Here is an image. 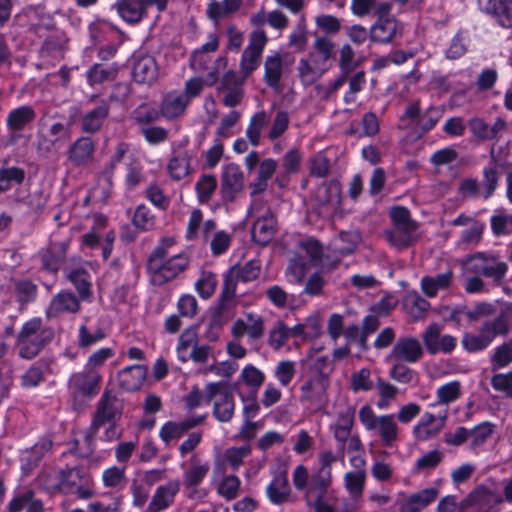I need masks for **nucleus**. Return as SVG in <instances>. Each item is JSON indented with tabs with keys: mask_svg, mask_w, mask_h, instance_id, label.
<instances>
[{
	"mask_svg": "<svg viewBox=\"0 0 512 512\" xmlns=\"http://www.w3.org/2000/svg\"><path fill=\"white\" fill-rule=\"evenodd\" d=\"M511 319L512 303H509L493 320L484 321L478 334L464 333L461 340L463 348L469 353L482 351L489 347L497 336L506 337L510 332Z\"/></svg>",
	"mask_w": 512,
	"mask_h": 512,
	"instance_id": "1",
	"label": "nucleus"
},
{
	"mask_svg": "<svg viewBox=\"0 0 512 512\" xmlns=\"http://www.w3.org/2000/svg\"><path fill=\"white\" fill-rule=\"evenodd\" d=\"M54 338L55 329L43 325L40 317L26 321L17 335L19 356L26 360L34 359Z\"/></svg>",
	"mask_w": 512,
	"mask_h": 512,
	"instance_id": "2",
	"label": "nucleus"
},
{
	"mask_svg": "<svg viewBox=\"0 0 512 512\" xmlns=\"http://www.w3.org/2000/svg\"><path fill=\"white\" fill-rule=\"evenodd\" d=\"M260 266L255 261H248L243 266L234 265L224 276L222 293L213 312L212 325L217 323L226 309L227 302L235 297L237 282H250L258 278Z\"/></svg>",
	"mask_w": 512,
	"mask_h": 512,
	"instance_id": "3",
	"label": "nucleus"
},
{
	"mask_svg": "<svg viewBox=\"0 0 512 512\" xmlns=\"http://www.w3.org/2000/svg\"><path fill=\"white\" fill-rule=\"evenodd\" d=\"M123 406L115 395L105 390L97 403L96 410L92 417V422L87 430L84 441L87 444V452L85 456H89L94 452L92 448L93 440L100 427L107 423L118 421L122 416Z\"/></svg>",
	"mask_w": 512,
	"mask_h": 512,
	"instance_id": "4",
	"label": "nucleus"
},
{
	"mask_svg": "<svg viewBox=\"0 0 512 512\" xmlns=\"http://www.w3.org/2000/svg\"><path fill=\"white\" fill-rule=\"evenodd\" d=\"M236 384L226 381L210 382L205 387V401L213 404V415L220 422H229L234 415Z\"/></svg>",
	"mask_w": 512,
	"mask_h": 512,
	"instance_id": "5",
	"label": "nucleus"
},
{
	"mask_svg": "<svg viewBox=\"0 0 512 512\" xmlns=\"http://www.w3.org/2000/svg\"><path fill=\"white\" fill-rule=\"evenodd\" d=\"M301 379L303 384L300 387V402L307 403L317 410L324 408L328 403L327 390L330 380L305 371L301 372Z\"/></svg>",
	"mask_w": 512,
	"mask_h": 512,
	"instance_id": "6",
	"label": "nucleus"
},
{
	"mask_svg": "<svg viewBox=\"0 0 512 512\" xmlns=\"http://www.w3.org/2000/svg\"><path fill=\"white\" fill-rule=\"evenodd\" d=\"M100 381V374L93 369L71 375L69 379V388L73 394V407L75 410L83 408L82 404H78L79 397L91 398L98 394Z\"/></svg>",
	"mask_w": 512,
	"mask_h": 512,
	"instance_id": "7",
	"label": "nucleus"
},
{
	"mask_svg": "<svg viewBox=\"0 0 512 512\" xmlns=\"http://www.w3.org/2000/svg\"><path fill=\"white\" fill-rule=\"evenodd\" d=\"M188 265L189 258L185 254L174 255L147 271L150 283L154 286H163L175 279Z\"/></svg>",
	"mask_w": 512,
	"mask_h": 512,
	"instance_id": "8",
	"label": "nucleus"
},
{
	"mask_svg": "<svg viewBox=\"0 0 512 512\" xmlns=\"http://www.w3.org/2000/svg\"><path fill=\"white\" fill-rule=\"evenodd\" d=\"M244 188V174L235 163L228 164L221 175L220 194L224 203L233 202Z\"/></svg>",
	"mask_w": 512,
	"mask_h": 512,
	"instance_id": "9",
	"label": "nucleus"
},
{
	"mask_svg": "<svg viewBox=\"0 0 512 512\" xmlns=\"http://www.w3.org/2000/svg\"><path fill=\"white\" fill-rule=\"evenodd\" d=\"M423 356V349L417 338L400 337L386 357L388 362L401 361L415 363Z\"/></svg>",
	"mask_w": 512,
	"mask_h": 512,
	"instance_id": "10",
	"label": "nucleus"
},
{
	"mask_svg": "<svg viewBox=\"0 0 512 512\" xmlns=\"http://www.w3.org/2000/svg\"><path fill=\"white\" fill-rule=\"evenodd\" d=\"M36 118V112L30 105H22L8 113L6 125L11 133V142L19 138L20 132L29 126Z\"/></svg>",
	"mask_w": 512,
	"mask_h": 512,
	"instance_id": "11",
	"label": "nucleus"
},
{
	"mask_svg": "<svg viewBox=\"0 0 512 512\" xmlns=\"http://www.w3.org/2000/svg\"><path fill=\"white\" fill-rule=\"evenodd\" d=\"M276 224L275 216L271 210H267L252 226L251 235L253 241L261 246L267 245L275 236Z\"/></svg>",
	"mask_w": 512,
	"mask_h": 512,
	"instance_id": "12",
	"label": "nucleus"
},
{
	"mask_svg": "<svg viewBox=\"0 0 512 512\" xmlns=\"http://www.w3.org/2000/svg\"><path fill=\"white\" fill-rule=\"evenodd\" d=\"M80 310L78 298L70 291H61L50 302L47 310V318H55L63 313H77Z\"/></svg>",
	"mask_w": 512,
	"mask_h": 512,
	"instance_id": "13",
	"label": "nucleus"
},
{
	"mask_svg": "<svg viewBox=\"0 0 512 512\" xmlns=\"http://www.w3.org/2000/svg\"><path fill=\"white\" fill-rule=\"evenodd\" d=\"M132 76L136 83L152 84L158 77V67L154 57L146 55L133 64Z\"/></svg>",
	"mask_w": 512,
	"mask_h": 512,
	"instance_id": "14",
	"label": "nucleus"
},
{
	"mask_svg": "<svg viewBox=\"0 0 512 512\" xmlns=\"http://www.w3.org/2000/svg\"><path fill=\"white\" fill-rule=\"evenodd\" d=\"M147 376V367L144 365H132L119 371V386L126 391L133 392L141 388Z\"/></svg>",
	"mask_w": 512,
	"mask_h": 512,
	"instance_id": "15",
	"label": "nucleus"
},
{
	"mask_svg": "<svg viewBox=\"0 0 512 512\" xmlns=\"http://www.w3.org/2000/svg\"><path fill=\"white\" fill-rule=\"evenodd\" d=\"M179 489L180 483L178 480L169 481L165 485L159 486L149 503V511L160 512L168 508L172 504Z\"/></svg>",
	"mask_w": 512,
	"mask_h": 512,
	"instance_id": "16",
	"label": "nucleus"
},
{
	"mask_svg": "<svg viewBox=\"0 0 512 512\" xmlns=\"http://www.w3.org/2000/svg\"><path fill=\"white\" fill-rule=\"evenodd\" d=\"M439 495V490L434 487L425 488L418 493L407 497L401 504L399 512H420L434 502Z\"/></svg>",
	"mask_w": 512,
	"mask_h": 512,
	"instance_id": "17",
	"label": "nucleus"
},
{
	"mask_svg": "<svg viewBox=\"0 0 512 512\" xmlns=\"http://www.w3.org/2000/svg\"><path fill=\"white\" fill-rule=\"evenodd\" d=\"M187 95H182L176 91L166 94L161 101V115L167 119H175L184 114L189 105Z\"/></svg>",
	"mask_w": 512,
	"mask_h": 512,
	"instance_id": "18",
	"label": "nucleus"
},
{
	"mask_svg": "<svg viewBox=\"0 0 512 512\" xmlns=\"http://www.w3.org/2000/svg\"><path fill=\"white\" fill-rule=\"evenodd\" d=\"M91 482L89 475L78 467L63 469L59 472L58 488L63 494L69 495L81 484Z\"/></svg>",
	"mask_w": 512,
	"mask_h": 512,
	"instance_id": "19",
	"label": "nucleus"
},
{
	"mask_svg": "<svg viewBox=\"0 0 512 512\" xmlns=\"http://www.w3.org/2000/svg\"><path fill=\"white\" fill-rule=\"evenodd\" d=\"M109 111V104L102 100L98 106L87 112L81 119V128L83 132L89 134L98 132L108 117Z\"/></svg>",
	"mask_w": 512,
	"mask_h": 512,
	"instance_id": "20",
	"label": "nucleus"
},
{
	"mask_svg": "<svg viewBox=\"0 0 512 512\" xmlns=\"http://www.w3.org/2000/svg\"><path fill=\"white\" fill-rule=\"evenodd\" d=\"M94 142L90 137L78 138L68 149V160L74 166L85 165L93 156Z\"/></svg>",
	"mask_w": 512,
	"mask_h": 512,
	"instance_id": "21",
	"label": "nucleus"
},
{
	"mask_svg": "<svg viewBox=\"0 0 512 512\" xmlns=\"http://www.w3.org/2000/svg\"><path fill=\"white\" fill-rule=\"evenodd\" d=\"M66 250L67 246L65 243L51 242L41 255L43 266L51 272H57L65 262Z\"/></svg>",
	"mask_w": 512,
	"mask_h": 512,
	"instance_id": "22",
	"label": "nucleus"
},
{
	"mask_svg": "<svg viewBox=\"0 0 512 512\" xmlns=\"http://www.w3.org/2000/svg\"><path fill=\"white\" fill-rule=\"evenodd\" d=\"M453 279V272L448 270L436 276H425L421 280L423 293L428 297H435L439 290H445L450 287Z\"/></svg>",
	"mask_w": 512,
	"mask_h": 512,
	"instance_id": "23",
	"label": "nucleus"
},
{
	"mask_svg": "<svg viewBox=\"0 0 512 512\" xmlns=\"http://www.w3.org/2000/svg\"><path fill=\"white\" fill-rule=\"evenodd\" d=\"M317 202L322 205L339 206L341 204V187L336 180L321 184L315 194Z\"/></svg>",
	"mask_w": 512,
	"mask_h": 512,
	"instance_id": "24",
	"label": "nucleus"
},
{
	"mask_svg": "<svg viewBox=\"0 0 512 512\" xmlns=\"http://www.w3.org/2000/svg\"><path fill=\"white\" fill-rule=\"evenodd\" d=\"M397 34V20H377L370 29L369 38L376 43H390Z\"/></svg>",
	"mask_w": 512,
	"mask_h": 512,
	"instance_id": "25",
	"label": "nucleus"
},
{
	"mask_svg": "<svg viewBox=\"0 0 512 512\" xmlns=\"http://www.w3.org/2000/svg\"><path fill=\"white\" fill-rule=\"evenodd\" d=\"M114 6L120 17L130 24L140 22L146 15L138 0H119Z\"/></svg>",
	"mask_w": 512,
	"mask_h": 512,
	"instance_id": "26",
	"label": "nucleus"
},
{
	"mask_svg": "<svg viewBox=\"0 0 512 512\" xmlns=\"http://www.w3.org/2000/svg\"><path fill=\"white\" fill-rule=\"evenodd\" d=\"M486 10L497 18L501 26L512 28V0H488Z\"/></svg>",
	"mask_w": 512,
	"mask_h": 512,
	"instance_id": "27",
	"label": "nucleus"
},
{
	"mask_svg": "<svg viewBox=\"0 0 512 512\" xmlns=\"http://www.w3.org/2000/svg\"><path fill=\"white\" fill-rule=\"evenodd\" d=\"M330 483L331 473L325 470H318V472L311 477L305 496L306 501L309 500L310 496H315V499L318 500L324 499Z\"/></svg>",
	"mask_w": 512,
	"mask_h": 512,
	"instance_id": "28",
	"label": "nucleus"
},
{
	"mask_svg": "<svg viewBox=\"0 0 512 512\" xmlns=\"http://www.w3.org/2000/svg\"><path fill=\"white\" fill-rule=\"evenodd\" d=\"M117 74V64L103 65L96 63L87 71V80L90 85L102 84L105 81L114 80Z\"/></svg>",
	"mask_w": 512,
	"mask_h": 512,
	"instance_id": "29",
	"label": "nucleus"
},
{
	"mask_svg": "<svg viewBox=\"0 0 512 512\" xmlns=\"http://www.w3.org/2000/svg\"><path fill=\"white\" fill-rule=\"evenodd\" d=\"M67 279L74 285L76 288L80 299L87 300L90 298L91 292V282H90V274L84 268L73 269L68 272Z\"/></svg>",
	"mask_w": 512,
	"mask_h": 512,
	"instance_id": "30",
	"label": "nucleus"
},
{
	"mask_svg": "<svg viewBox=\"0 0 512 512\" xmlns=\"http://www.w3.org/2000/svg\"><path fill=\"white\" fill-rule=\"evenodd\" d=\"M379 436L385 446H391L398 437V427L394 415L380 416L377 428Z\"/></svg>",
	"mask_w": 512,
	"mask_h": 512,
	"instance_id": "31",
	"label": "nucleus"
},
{
	"mask_svg": "<svg viewBox=\"0 0 512 512\" xmlns=\"http://www.w3.org/2000/svg\"><path fill=\"white\" fill-rule=\"evenodd\" d=\"M469 493L472 496L474 506L479 508L489 506L491 503L500 504L503 502V498L485 484L478 485Z\"/></svg>",
	"mask_w": 512,
	"mask_h": 512,
	"instance_id": "32",
	"label": "nucleus"
},
{
	"mask_svg": "<svg viewBox=\"0 0 512 512\" xmlns=\"http://www.w3.org/2000/svg\"><path fill=\"white\" fill-rule=\"evenodd\" d=\"M265 74L264 81L271 88L279 86L282 76V60L279 54L269 56L264 64Z\"/></svg>",
	"mask_w": 512,
	"mask_h": 512,
	"instance_id": "33",
	"label": "nucleus"
},
{
	"mask_svg": "<svg viewBox=\"0 0 512 512\" xmlns=\"http://www.w3.org/2000/svg\"><path fill=\"white\" fill-rule=\"evenodd\" d=\"M301 365L302 371L324 377L327 380H330V375L334 370L333 363L329 360L328 356L317 357L311 362L302 361Z\"/></svg>",
	"mask_w": 512,
	"mask_h": 512,
	"instance_id": "34",
	"label": "nucleus"
},
{
	"mask_svg": "<svg viewBox=\"0 0 512 512\" xmlns=\"http://www.w3.org/2000/svg\"><path fill=\"white\" fill-rule=\"evenodd\" d=\"M190 159L186 151L175 153L168 164V170L173 179L181 180L189 174Z\"/></svg>",
	"mask_w": 512,
	"mask_h": 512,
	"instance_id": "35",
	"label": "nucleus"
},
{
	"mask_svg": "<svg viewBox=\"0 0 512 512\" xmlns=\"http://www.w3.org/2000/svg\"><path fill=\"white\" fill-rule=\"evenodd\" d=\"M499 177L500 174L497 169V164L493 159V163L483 169V180L480 184V188L484 199H488L494 194L498 186Z\"/></svg>",
	"mask_w": 512,
	"mask_h": 512,
	"instance_id": "36",
	"label": "nucleus"
},
{
	"mask_svg": "<svg viewBox=\"0 0 512 512\" xmlns=\"http://www.w3.org/2000/svg\"><path fill=\"white\" fill-rule=\"evenodd\" d=\"M191 462V468L184 474V484L188 488L197 487L210 469L208 462L200 463L196 456L191 458Z\"/></svg>",
	"mask_w": 512,
	"mask_h": 512,
	"instance_id": "37",
	"label": "nucleus"
},
{
	"mask_svg": "<svg viewBox=\"0 0 512 512\" xmlns=\"http://www.w3.org/2000/svg\"><path fill=\"white\" fill-rule=\"evenodd\" d=\"M389 216L394 228L400 230L418 229V224L411 218L410 211L404 206H393L390 209Z\"/></svg>",
	"mask_w": 512,
	"mask_h": 512,
	"instance_id": "38",
	"label": "nucleus"
},
{
	"mask_svg": "<svg viewBox=\"0 0 512 512\" xmlns=\"http://www.w3.org/2000/svg\"><path fill=\"white\" fill-rule=\"evenodd\" d=\"M216 188V177L210 174H203L195 186L199 202L202 204L209 202Z\"/></svg>",
	"mask_w": 512,
	"mask_h": 512,
	"instance_id": "39",
	"label": "nucleus"
},
{
	"mask_svg": "<svg viewBox=\"0 0 512 512\" xmlns=\"http://www.w3.org/2000/svg\"><path fill=\"white\" fill-rule=\"evenodd\" d=\"M408 312L414 319H421L430 308V303L421 297L419 293L413 292L405 299Z\"/></svg>",
	"mask_w": 512,
	"mask_h": 512,
	"instance_id": "40",
	"label": "nucleus"
},
{
	"mask_svg": "<svg viewBox=\"0 0 512 512\" xmlns=\"http://www.w3.org/2000/svg\"><path fill=\"white\" fill-rule=\"evenodd\" d=\"M417 229L400 230L394 228L392 231L385 233L387 240L395 247L404 249L409 247L414 241V233Z\"/></svg>",
	"mask_w": 512,
	"mask_h": 512,
	"instance_id": "41",
	"label": "nucleus"
},
{
	"mask_svg": "<svg viewBox=\"0 0 512 512\" xmlns=\"http://www.w3.org/2000/svg\"><path fill=\"white\" fill-rule=\"evenodd\" d=\"M198 326H191L185 329L178 339L177 353L178 358L181 361V356H185L190 350L189 348H193L198 344V334H197Z\"/></svg>",
	"mask_w": 512,
	"mask_h": 512,
	"instance_id": "42",
	"label": "nucleus"
},
{
	"mask_svg": "<svg viewBox=\"0 0 512 512\" xmlns=\"http://www.w3.org/2000/svg\"><path fill=\"white\" fill-rule=\"evenodd\" d=\"M263 331V320L260 317L254 320L250 325H246L242 320H238L235 322L232 328V333L234 336L240 337L244 334V332H247L252 339L260 338L263 334Z\"/></svg>",
	"mask_w": 512,
	"mask_h": 512,
	"instance_id": "43",
	"label": "nucleus"
},
{
	"mask_svg": "<svg viewBox=\"0 0 512 512\" xmlns=\"http://www.w3.org/2000/svg\"><path fill=\"white\" fill-rule=\"evenodd\" d=\"M15 295L21 305L32 302L37 295V286L30 280H21L15 283Z\"/></svg>",
	"mask_w": 512,
	"mask_h": 512,
	"instance_id": "44",
	"label": "nucleus"
},
{
	"mask_svg": "<svg viewBox=\"0 0 512 512\" xmlns=\"http://www.w3.org/2000/svg\"><path fill=\"white\" fill-rule=\"evenodd\" d=\"M441 339V329L437 324H430L422 334L425 348L431 355L438 353V346Z\"/></svg>",
	"mask_w": 512,
	"mask_h": 512,
	"instance_id": "45",
	"label": "nucleus"
},
{
	"mask_svg": "<svg viewBox=\"0 0 512 512\" xmlns=\"http://www.w3.org/2000/svg\"><path fill=\"white\" fill-rule=\"evenodd\" d=\"M334 42L327 37H317L314 43V48L320 55L323 67L321 68L320 75L324 74L328 70V66H325L326 62L331 59L334 55Z\"/></svg>",
	"mask_w": 512,
	"mask_h": 512,
	"instance_id": "46",
	"label": "nucleus"
},
{
	"mask_svg": "<svg viewBox=\"0 0 512 512\" xmlns=\"http://www.w3.org/2000/svg\"><path fill=\"white\" fill-rule=\"evenodd\" d=\"M495 424L491 422H482L469 430V435L472 438L471 447L476 448L482 445L493 434Z\"/></svg>",
	"mask_w": 512,
	"mask_h": 512,
	"instance_id": "47",
	"label": "nucleus"
},
{
	"mask_svg": "<svg viewBox=\"0 0 512 512\" xmlns=\"http://www.w3.org/2000/svg\"><path fill=\"white\" fill-rule=\"evenodd\" d=\"M507 270L508 266L505 262H499L496 260L494 263H484V266L480 271L482 276L492 278L496 285H501Z\"/></svg>",
	"mask_w": 512,
	"mask_h": 512,
	"instance_id": "48",
	"label": "nucleus"
},
{
	"mask_svg": "<svg viewBox=\"0 0 512 512\" xmlns=\"http://www.w3.org/2000/svg\"><path fill=\"white\" fill-rule=\"evenodd\" d=\"M43 367H48V362L43 359L32 365L22 376L23 386H37L43 380Z\"/></svg>",
	"mask_w": 512,
	"mask_h": 512,
	"instance_id": "49",
	"label": "nucleus"
},
{
	"mask_svg": "<svg viewBox=\"0 0 512 512\" xmlns=\"http://www.w3.org/2000/svg\"><path fill=\"white\" fill-rule=\"evenodd\" d=\"M365 477L366 474L364 470L348 472L345 475L346 488L353 496L357 497L362 494Z\"/></svg>",
	"mask_w": 512,
	"mask_h": 512,
	"instance_id": "50",
	"label": "nucleus"
},
{
	"mask_svg": "<svg viewBox=\"0 0 512 512\" xmlns=\"http://www.w3.org/2000/svg\"><path fill=\"white\" fill-rule=\"evenodd\" d=\"M240 377L246 385L253 389L252 392L256 393L265 380L264 374L253 365L245 366Z\"/></svg>",
	"mask_w": 512,
	"mask_h": 512,
	"instance_id": "51",
	"label": "nucleus"
},
{
	"mask_svg": "<svg viewBox=\"0 0 512 512\" xmlns=\"http://www.w3.org/2000/svg\"><path fill=\"white\" fill-rule=\"evenodd\" d=\"M357 235L350 232H341L339 238L335 243V252L342 256H347L353 253L357 247Z\"/></svg>",
	"mask_w": 512,
	"mask_h": 512,
	"instance_id": "52",
	"label": "nucleus"
},
{
	"mask_svg": "<svg viewBox=\"0 0 512 512\" xmlns=\"http://www.w3.org/2000/svg\"><path fill=\"white\" fill-rule=\"evenodd\" d=\"M261 55V53L252 51L250 48H245L240 62V70L244 78H247L257 69Z\"/></svg>",
	"mask_w": 512,
	"mask_h": 512,
	"instance_id": "53",
	"label": "nucleus"
},
{
	"mask_svg": "<svg viewBox=\"0 0 512 512\" xmlns=\"http://www.w3.org/2000/svg\"><path fill=\"white\" fill-rule=\"evenodd\" d=\"M102 479L106 487L116 488L123 486L126 482L125 469L112 466L104 470Z\"/></svg>",
	"mask_w": 512,
	"mask_h": 512,
	"instance_id": "54",
	"label": "nucleus"
},
{
	"mask_svg": "<svg viewBox=\"0 0 512 512\" xmlns=\"http://www.w3.org/2000/svg\"><path fill=\"white\" fill-rule=\"evenodd\" d=\"M354 50L349 44H344L340 50L339 55V68L341 72L351 74L359 65V62L354 60Z\"/></svg>",
	"mask_w": 512,
	"mask_h": 512,
	"instance_id": "55",
	"label": "nucleus"
},
{
	"mask_svg": "<svg viewBox=\"0 0 512 512\" xmlns=\"http://www.w3.org/2000/svg\"><path fill=\"white\" fill-rule=\"evenodd\" d=\"M289 339L288 327L283 321H277L275 327L270 331L268 343L275 350L280 349Z\"/></svg>",
	"mask_w": 512,
	"mask_h": 512,
	"instance_id": "56",
	"label": "nucleus"
},
{
	"mask_svg": "<svg viewBox=\"0 0 512 512\" xmlns=\"http://www.w3.org/2000/svg\"><path fill=\"white\" fill-rule=\"evenodd\" d=\"M216 284V278L212 272H203L202 277L196 282L195 287L202 298L208 299L214 293Z\"/></svg>",
	"mask_w": 512,
	"mask_h": 512,
	"instance_id": "57",
	"label": "nucleus"
},
{
	"mask_svg": "<svg viewBox=\"0 0 512 512\" xmlns=\"http://www.w3.org/2000/svg\"><path fill=\"white\" fill-rule=\"evenodd\" d=\"M405 363L406 362L395 361V364L391 367L389 371V376L396 382L402 384L410 383L415 376V372L412 369H410Z\"/></svg>",
	"mask_w": 512,
	"mask_h": 512,
	"instance_id": "58",
	"label": "nucleus"
},
{
	"mask_svg": "<svg viewBox=\"0 0 512 512\" xmlns=\"http://www.w3.org/2000/svg\"><path fill=\"white\" fill-rule=\"evenodd\" d=\"M240 487V480L235 475H228L224 477L219 485L218 492L227 500L236 498Z\"/></svg>",
	"mask_w": 512,
	"mask_h": 512,
	"instance_id": "59",
	"label": "nucleus"
},
{
	"mask_svg": "<svg viewBox=\"0 0 512 512\" xmlns=\"http://www.w3.org/2000/svg\"><path fill=\"white\" fill-rule=\"evenodd\" d=\"M370 370L363 368L353 373L351 376V387L355 392L369 391L373 388V382L370 379Z\"/></svg>",
	"mask_w": 512,
	"mask_h": 512,
	"instance_id": "60",
	"label": "nucleus"
},
{
	"mask_svg": "<svg viewBox=\"0 0 512 512\" xmlns=\"http://www.w3.org/2000/svg\"><path fill=\"white\" fill-rule=\"evenodd\" d=\"M443 459V453L437 449L428 452L420 457L415 464L418 471L431 470L436 468Z\"/></svg>",
	"mask_w": 512,
	"mask_h": 512,
	"instance_id": "61",
	"label": "nucleus"
},
{
	"mask_svg": "<svg viewBox=\"0 0 512 512\" xmlns=\"http://www.w3.org/2000/svg\"><path fill=\"white\" fill-rule=\"evenodd\" d=\"M512 362V343H503L495 349L491 357L493 366L505 367Z\"/></svg>",
	"mask_w": 512,
	"mask_h": 512,
	"instance_id": "62",
	"label": "nucleus"
},
{
	"mask_svg": "<svg viewBox=\"0 0 512 512\" xmlns=\"http://www.w3.org/2000/svg\"><path fill=\"white\" fill-rule=\"evenodd\" d=\"M161 111L147 105H141L133 112V117L139 124H150L159 120Z\"/></svg>",
	"mask_w": 512,
	"mask_h": 512,
	"instance_id": "63",
	"label": "nucleus"
},
{
	"mask_svg": "<svg viewBox=\"0 0 512 512\" xmlns=\"http://www.w3.org/2000/svg\"><path fill=\"white\" fill-rule=\"evenodd\" d=\"M491 385L495 390L504 392L512 398V372L493 375Z\"/></svg>",
	"mask_w": 512,
	"mask_h": 512,
	"instance_id": "64",
	"label": "nucleus"
}]
</instances>
